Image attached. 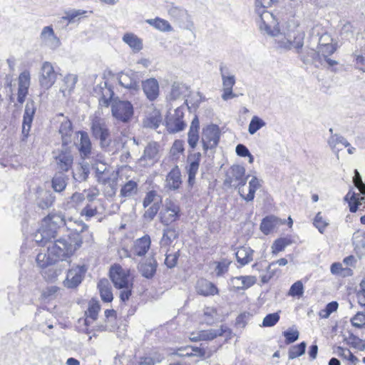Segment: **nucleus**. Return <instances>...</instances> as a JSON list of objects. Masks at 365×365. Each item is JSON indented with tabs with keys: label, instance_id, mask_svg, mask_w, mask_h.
I'll list each match as a JSON object with an SVG mask.
<instances>
[{
	"label": "nucleus",
	"instance_id": "obj_57",
	"mask_svg": "<svg viewBox=\"0 0 365 365\" xmlns=\"http://www.w3.org/2000/svg\"><path fill=\"white\" fill-rule=\"evenodd\" d=\"M203 317L204 322L206 323L207 324L211 325L215 322L217 312L215 309L212 307H206L204 309Z\"/></svg>",
	"mask_w": 365,
	"mask_h": 365
},
{
	"label": "nucleus",
	"instance_id": "obj_25",
	"mask_svg": "<svg viewBox=\"0 0 365 365\" xmlns=\"http://www.w3.org/2000/svg\"><path fill=\"white\" fill-rule=\"evenodd\" d=\"M261 187L259 180L254 176L249 182V192L245 195L243 189L239 188V194L240 197L247 202H251L254 200L256 191Z\"/></svg>",
	"mask_w": 365,
	"mask_h": 365
},
{
	"label": "nucleus",
	"instance_id": "obj_59",
	"mask_svg": "<svg viewBox=\"0 0 365 365\" xmlns=\"http://www.w3.org/2000/svg\"><path fill=\"white\" fill-rule=\"evenodd\" d=\"M45 233H46V229L42 225L40 228H38L36 232L34 235V240L36 242V243L43 247L46 245V241H44L45 238Z\"/></svg>",
	"mask_w": 365,
	"mask_h": 365
},
{
	"label": "nucleus",
	"instance_id": "obj_64",
	"mask_svg": "<svg viewBox=\"0 0 365 365\" xmlns=\"http://www.w3.org/2000/svg\"><path fill=\"white\" fill-rule=\"evenodd\" d=\"M356 297L359 304L365 307V277L359 284V289L357 290Z\"/></svg>",
	"mask_w": 365,
	"mask_h": 365
},
{
	"label": "nucleus",
	"instance_id": "obj_40",
	"mask_svg": "<svg viewBox=\"0 0 365 365\" xmlns=\"http://www.w3.org/2000/svg\"><path fill=\"white\" fill-rule=\"evenodd\" d=\"M278 219L274 216L264 218L260 224V230L264 235L269 234L277 226Z\"/></svg>",
	"mask_w": 365,
	"mask_h": 365
},
{
	"label": "nucleus",
	"instance_id": "obj_45",
	"mask_svg": "<svg viewBox=\"0 0 365 365\" xmlns=\"http://www.w3.org/2000/svg\"><path fill=\"white\" fill-rule=\"evenodd\" d=\"M266 125V123L264 120L258 117L257 115H254L249 124L248 126V132L250 135H254L257 133L259 129L264 127Z\"/></svg>",
	"mask_w": 365,
	"mask_h": 365
},
{
	"label": "nucleus",
	"instance_id": "obj_62",
	"mask_svg": "<svg viewBox=\"0 0 365 365\" xmlns=\"http://www.w3.org/2000/svg\"><path fill=\"white\" fill-rule=\"evenodd\" d=\"M354 327L361 328L365 326V312H359L351 319Z\"/></svg>",
	"mask_w": 365,
	"mask_h": 365
},
{
	"label": "nucleus",
	"instance_id": "obj_28",
	"mask_svg": "<svg viewBox=\"0 0 365 365\" xmlns=\"http://www.w3.org/2000/svg\"><path fill=\"white\" fill-rule=\"evenodd\" d=\"M220 72L222 77V88H232L236 82L235 75L232 74L229 68L222 63L220 66Z\"/></svg>",
	"mask_w": 365,
	"mask_h": 365
},
{
	"label": "nucleus",
	"instance_id": "obj_21",
	"mask_svg": "<svg viewBox=\"0 0 365 365\" xmlns=\"http://www.w3.org/2000/svg\"><path fill=\"white\" fill-rule=\"evenodd\" d=\"M141 86L144 93L150 101H154L159 95V85L155 78H149L145 81L141 80Z\"/></svg>",
	"mask_w": 365,
	"mask_h": 365
},
{
	"label": "nucleus",
	"instance_id": "obj_4",
	"mask_svg": "<svg viewBox=\"0 0 365 365\" xmlns=\"http://www.w3.org/2000/svg\"><path fill=\"white\" fill-rule=\"evenodd\" d=\"M273 0H255V12L258 15L259 28H265L270 31V28L276 26V18L274 14L266 9L270 6Z\"/></svg>",
	"mask_w": 365,
	"mask_h": 365
},
{
	"label": "nucleus",
	"instance_id": "obj_50",
	"mask_svg": "<svg viewBox=\"0 0 365 365\" xmlns=\"http://www.w3.org/2000/svg\"><path fill=\"white\" fill-rule=\"evenodd\" d=\"M351 56L354 58L353 61L355 68L365 72V54L362 53L361 51H355Z\"/></svg>",
	"mask_w": 365,
	"mask_h": 365
},
{
	"label": "nucleus",
	"instance_id": "obj_9",
	"mask_svg": "<svg viewBox=\"0 0 365 365\" xmlns=\"http://www.w3.org/2000/svg\"><path fill=\"white\" fill-rule=\"evenodd\" d=\"M111 111L115 118L126 123L130 120L133 115V107L129 101H119L112 104Z\"/></svg>",
	"mask_w": 365,
	"mask_h": 365
},
{
	"label": "nucleus",
	"instance_id": "obj_16",
	"mask_svg": "<svg viewBox=\"0 0 365 365\" xmlns=\"http://www.w3.org/2000/svg\"><path fill=\"white\" fill-rule=\"evenodd\" d=\"M309 36L312 38H317L318 46L336 45V43H332L333 39L331 35L324 31L323 28L320 25L317 24L314 26L310 31Z\"/></svg>",
	"mask_w": 365,
	"mask_h": 365
},
{
	"label": "nucleus",
	"instance_id": "obj_53",
	"mask_svg": "<svg viewBox=\"0 0 365 365\" xmlns=\"http://www.w3.org/2000/svg\"><path fill=\"white\" fill-rule=\"evenodd\" d=\"M214 264L216 265L215 269L216 276L222 277L228 271L230 262L226 259H223L220 262H215Z\"/></svg>",
	"mask_w": 365,
	"mask_h": 365
},
{
	"label": "nucleus",
	"instance_id": "obj_42",
	"mask_svg": "<svg viewBox=\"0 0 365 365\" xmlns=\"http://www.w3.org/2000/svg\"><path fill=\"white\" fill-rule=\"evenodd\" d=\"M176 354L180 356H202L204 351L198 347L187 346L180 348L176 351Z\"/></svg>",
	"mask_w": 365,
	"mask_h": 365
},
{
	"label": "nucleus",
	"instance_id": "obj_26",
	"mask_svg": "<svg viewBox=\"0 0 365 365\" xmlns=\"http://www.w3.org/2000/svg\"><path fill=\"white\" fill-rule=\"evenodd\" d=\"M57 226L58 227H64L67 225L64 216L59 212H51L47 215V242L49 240L48 227Z\"/></svg>",
	"mask_w": 365,
	"mask_h": 365
},
{
	"label": "nucleus",
	"instance_id": "obj_17",
	"mask_svg": "<svg viewBox=\"0 0 365 365\" xmlns=\"http://www.w3.org/2000/svg\"><path fill=\"white\" fill-rule=\"evenodd\" d=\"M78 133L80 134V141L78 149L81 157L83 159H90L92 154V144L89 135L86 131H79Z\"/></svg>",
	"mask_w": 365,
	"mask_h": 365
},
{
	"label": "nucleus",
	"instance_id": "obj_31",
	"mask_svg": "<svg viewBox=\"0 0 365 365\" xmlns=\"http://www.w3.org/2000/svg\"><path fill=\"white\" fill-rule=\"evenodd\" d=\"M68 177L63 172H58L53 177L51 187L56 192L63 191L67 185Z\"/></svg>",
	"mask_w": 365,
	"mask_h": 365
},
{
	"label": "nucleus",
	"instance_id": "obj_41",
	"mask_svg": "<svg viewBox=\"0 0 365 365\" xmlns=\"http://www.w3.org/2000/svg\"><path fill=\"white\" fill-rule=\"evenodd\" d=\"M169 16L175 21H182L187 14V11L182 6L172 4L168 9Z\"/></svg>",
	"mask_w": 365,
	"mask_h": 365
},
{
	"label": "nucleus",
	"instance_id": "obj_49",
	"mask_svg": "<svg viewBox=\"0 0 365 365\" xmlns=\"http://www.w3.org/2000/svg\"><path fill=\"white\" fill-rule=\"evenodd\" d=\"M60 68L56 67L55 69L54 67L47 61V87L51 86L56 81L58 75H61L59 73Z\"/></svg>",
	"mask_w": 365,
	"mask_h": 365
},
{
	"label": "nucleus",
	"instance_id": "obj_27",
	"mask_svg": "<svg viewBox=\"0 0 365 365\" xmlns=\"http://www.w3.org/2000/svg\"><path fill=\"white\" fill-rule=\"evenodd\" d=\"M255 282L256 278L252 276H239L231 279V284L238 290L248 289Z\"/></svg>",
	"mask_w": 365,
	"mask_h": 365
},
{
	"label": "nucleus",
	"instance_id": "obj_58",
	"mask_svg": "<svg viewBox=\"0 0 365 365\" xmlns=\"http://www.w3.org/2000/svg\"><path fill=\"white\" fill-rule=\"evenodd\" d=\"M89 173L88 167L87 165H82L76 173H73V178L78 182L86 181Z\"/></svg>",
	"mask_w": 365,
	"mask_h": 365
},
{
	"label": "nucleus",
	"instance_id": "obj_37",
	"mask_svg": "<svg viewBox=\"0 0 365 365\" xmlns=\"http://www.w3.org/2000/svg\"><path fill=\"white\" fill-rule=\"evenodd\" d=\"M178 233L175 228L168 227L167 226L166 228L163 230V237L160 240V244L161 247H168L174 240L178 238Z\"/></svg>",
	"mask_w": 365,
	"mask_h": 365
},
{
	"label": "nucleus",
	"instance_id": "obj_54",
	"mask_svg": "<svg viewBox=\"0 0 365 365\" xmlns=\"http://www.w3.org/2000/svg\"><path fill=\"white\" fill-rule=\"evenodd\" d=\"M354 251L359 258L365 256V240L356 236L354 241Z\"/></svg>",
	"mask_w": 365,
	"mask_h": 365
},
{
	"label": "nucleus",
	"instance_id": "obj_63",
	"mask_svg": "<svg viewBox=\"0 0 365 365\" xmlns=\"http://www.w3.org/2000/svg\"><path fill=\"white\" fill-rule=\"evenodd\" d=\"M337 308L338 303L336 302H329L327 304L325 309L320 312V317L322 318H328L331 313L336 311Z\"/></svg>",
	"mask_w": 365,
	"mask_h": 365
},
{
	"label": "nucleus",
	"instance_id": "obj_20",
	"mask_svg": "<svg viewBox=\"0 0 365 365\" xmlns=\"http://www.w3.org/2000/svg\"><path fill=\"white\" fill-rule=\"evenodd\" d=\"M158 267V263L154 257H149L138 265V270L144 277L152 279Z\"/></svg>",
	"mask_w": 365,
	"mask_h": 365
},
{
	"label": "nucleus",
	"instance_id": "obj_33",
	"mask_svg": "<svg viewBox=\"0 0 365 365\" xmlns=\"http://www.w3.org/2000/svg\"><path fill=\"white\" fill-rule=\"evenodd\" d=\"M138 185L137 182L130 180L121 187L119 196L121 198H130L138 193Z\"/></svg>",
	"mask_w": 365,
	"mask_h": 365
},
{
	"label": "nucleus",
	"instance_id": "obj_1",
	"mask_svg": "<svg viewBox=\"0 0 365 365\" xmlns=\"http://www.w3.org/2000/svg\"><path fill=\"white\" fill-rule=\"evenodd\" d=\"M259 29L261 32L274 37L278 48L285 50L294 48L297 53L301 52L304 46L305 34L299 26H297L296 30L289 33L288 36L280 32L277 19H276V26L270 28L271 32L267 31L265 28H259Z\"/></svg>",
	"mask_w": 365,
	"mask_h": 365
},
{
	"label": "nucleus",
	"instance_id": "obj_15",
	"mask_svg": "<svg viewBox=\"0 0 365 365\" xmlns=\"http://www.w3.org/2000/svg\"><path fill=\"white\" fill-rule=\"evenodd\" d=\"M87 268L85 265L77 266L68 270L66 278L64 281L65 287L68 288H75L82 282Z\"/></svg>",
	"mask_w": 365,
	"mask_h": 365
},
{
	"label": "nucleus",
	"instance_id": "obj_61",
	"mask_svg": "<svg viewBox=\"0 0 365 365\" xmlns=\"http://www.w3.org/2000/svg\"><path fill=\"white\" fill-rule=\"evenodd\" d=\"M304 293V287L301 281L294 282L290 287L289 294L292 297H301Z\"/></svg>",
	"mask_w": 365,
	"mask_h": 365
},
{
	"label": "nucleus",
	"instance_id": "obj_5",
	"mask_svg": "<svg viewBox=\"0 0 365 365\" xmlns=\"http://www.w3.org/2000/svg\"><path fill=\"white\" fill-rule=\"evenodd\" d=\"M354 185L359 189L360 194L351 192L349 191L344 197V200L348 202L349 210L351 212H356L359 206L363 202L365 203V184L363 182L361 177L357 170H354V177L353 178Z\"/></svg>",
	"mask_w": 365,
	"mask_h": 365
},
{
	"label": "nucleus",
	"instance_id": "obj_24",
	"mask_svg": "<svg viewBox=\"0 0 365 365\" xmlns=\"http://www.w3.org/2000/svg\"><path fill=\"white\" fill-rule=\"evenodd\" d=\"M327 143L330 148V149L336 155L340 150H342L339 145H343L344 147H349V143L348 140L339 134H334L330 135V137L327 140Z\"/></svg>",
	"mask_w": 365,
	"mask_h": 365
},
{
	"label": "nucleus",
	"instance_id": "obj_46",
	"mask_svg": "<svg viewBox=\"0 0 365 365\" xmlns=\"http://www.w3.org/2000/svg\"><path fill=\"white\" fill-rule=\"evenodd\" d=\"M292 243V241L289 237H281L276 240L272 246V252L276 254L277 252H282L284 250V248Z\"/></svg>",
	"mask_w": 365,
	"mask_h": 365
},
{
	"label": "nucleus",
	"instance_id": "obj_39",
	"mask_svg": "<svg viewBox=\"0 0 365 365\" xmlns=\"http://www.w3.org/2000/svg\"><path fill=\"white\" fill-rule=\"evenodd\" d=\"M77 80V76L73 74H68L64 77V86H61L60 88V91L64 96L69 94L73 90Z\"/></svg>",
	"mask_w": 365,
	"mask_h": 365
},
{
	"label": "nucleus",
	"instance_id": "obj_13",
	"mask_svg": "<svg viewBox=\"0 0 365 365\" xmlns=\"http://www.w3.org/2000/svg\"><path fill=\"white\" fill-rule=\"evenodd\" d=\"M245 169L243 166L239 165H232L230 173L227 174L225 182L230 185L238 187H243L246 185L247 178L245 176Z\"/></svg>",
	"mask_w": 365,
	"mask_h": 365
},
{
	"label": "nucleus",
	"instance_id": "obj_2",
	"mask_svg": "<svg viewBox=\"0 0 365 365\" xmlns=\"http://www.w3.org/2000/svg\"><path fill=\"white\" fill-rule=\"evenodd\" d=\"M89 120L92 136L99 141L101 148H108L111 143V138L106 118L102 117L100 111H96L90 115Z\"/></svg>",
	"mask_w": 365,
	"mask_h": 365
},
{
	"label": "nucleus",
	"instance_id": "obj_56",
	"mask_svg": "<svg viewBox=\"0 0 365 365\" xmlns=\"http://www.w3.org/2000/svg\"><path fill=\"white\" fill-rule=\"evenodd\" d=\"M87 11L85 10H71L66 13V16L63 17V19L67 20L69 23H73L76 19H79L83 16Z\"/></svg>",
	"mask_w": 365,
	"mask_h": 365
},
{
	"label": "nucleus",
	"instance_id": "obj_32",
	"mask_svg": "<svg viewBox=\"0 0 365 365\" xmlns=\"http://www.w3.org/2000/svg\"><path fill=\"white\" fill-rule=\"evenodd\" d=\"M145 22L161 32H170L173 31V27L168 21L160 17L146 19Z\"/></svg>",
	"mask_w": 365,
	"mask_h": 365
},
{
	"label": "nucleus",
	"instance_id": "obj_36",
	"mask_svg": "<svg viewBox=\"0 0 365 365\" xmlns=\"http://www.w3.org/2000/svg\"><path fill=\"white\" fill-rule=\"evenodd\" d=\"M123 41L135 52H138L143 48L142 39L133 33L125 34Z\"/></svg>",
	"mask_w": 365,
	"mask_h": 365
},
{
	"label": "nucleus",
	"instance_id": "obj_6",
	"mask_svg": "<svg viewBox=\"0 0 365 365\" xmlns=\"http://www.w3.org/2000/svg\"><path fill=\"white\" fill-rule=\"evenodd\" d=\"M336 51V45L318 46L317 51L312 50V59L324 67H332L338 64L335 60L329 58Z\"/></svg>",
	"mask_w": 365,
	"mask_h": 365
},
{
	"label": "nucleus",
	"instance_id": "obj_19",
	"mask_svg": "<svg viewBox=\"0 0 365 365\" xmlns=\"http://www.w3.org/2000/svg\"><path fill=\"white\" fill-rule=\"evenodd\" d=\"M92 168L95 170L96 178L99 183L106 185L110 180V172L108 166L98 160L92 165Z\"/></svg>",
	"mask_w": 365,
	"mask_h": 365
},
{
	"label": "nucleus",
	"instance_id": "obj_10",
	"mask_svg": "<svg viewBox=\"0 0 365 365\" xmlns=\"http://www.w3.org/2000/svg\"><path fill=\"white\" fill-rule=\"evenodd\" d=\"M118 78L120 85L129 90L131 93H135L140 90L141 76L138 72L133 71L121 72Z\"/></svg>",
	"mask_w": 365,
	"mask_h": 365
},
{
	"label": "nucleus",
	"instance_id": "obj_52",
	"mask_svg": "<svg viewBox=\"0 0 365 365\" xmlns=\"http://www.w3.org/2000/svg\"><path fill=\"white\" fill-rule=\"evenodd\" d=\"M306 346V343L303 341L298 345L291 347L288 353L289 358L293 359L304 354L305 352Z\"/></svg>",
	"mask_w": 365,
	"mask_h": 365
},
{
	"label": "nucleus",
	"instance_id": "obj_7",
	"mask_svg": "<svg viewBox=\"0 0 365 365\" xmlns=\"http://www.w3.org/2000/svg\"><path fill=\"white\" fill-rule=\"evenodd\" d=\"M52 156L59 172H67L71 168L73 157L66 145L62 144L61 150L53 151Z\"/></svg>",
	"mask_w": 365,
	"mask_h": 365
},
{
	"label": "nucleus",
	"instance_id": "obj_48",
	"mask_svg": "<svg viewBox=\"0 0 365 365\" xmlns=\"http://www.w3.org/2000/svg\"><path fill=\"white\" fill-rule=\"evenodd\" d=\"M100 309V305L98 303H94L89 306L88 310L86 312V315L87 317L85 319L86 325H90V319L94 321L97 319Z\"/></svg>",
	"mask_w": 365,
	"mask_h": 365
},
{
	"label": "nucleus",
	"instance_id": "obj_30",
	"mask_svg": "<svg viewBox=\"0 0 365 365\" xmlns=\"http://www.w3.org/2000/svg\"><path fill=\"white\" fill-rule=\"evenodd\" d=\"M98 288L101 299L105 302H110L113 299L111 287L107 279H101L98 283Z\"/></svg>",
	"mask_w": 365,
	"mask_h": 365
},
{
	"label": "nucleus",
	"instance_id": "obj_60",
	"mask_svg": "<svg viewBox=\"0 0 365 365\" xmlns=\"http://www.w3.org/2000/svg\"><path fill=\"white\" fill-rule=\"evenodd\" d=\"M279 320L278 313H272L266 315L262 321V326L265 327H272L275 325Z\"/></svg>",
	"mask_w": 365,
	"mask_h": 365
},
{
	"label": "nucleus",
	"instance_id": "obj_44",
	"mask_svg": "<svg viewBox=\"0 0 365 365\" xmlns=\"http://www.w3.org/2000/svg\"><path fill=\"white\" fill-rule=\"evenodd\" d=\"M199 166L200 164L197 162L190 161L186 168L188 175L187 183L190 187H192L195 182V176L198 172Z\"/></svg>",
	"mask_w": 365,
	"mask_h": 365
},
{
	"label": "nucleus",
	"instance_id": "obj_43",
	"mask_svg": "<svg viewBox=\"0 0 365 365\" xmlns=\"http://www.w3.org/2000/svg\"><path fill=\"white\" fill-rule=\"evenodd\" d=\"M61 45V42L57 37L51 26H47V47L51 50H56Z\"/></svg>",
	"mask_w": 365,
	"mask_h": 365
},
{
	"label": "nucleus",
	"instance_id": "obj_51",
	"mask_svg": "<svg viewBox=\"0 0 365 365\" xmlns=\"http://www.w3.org/2000/svg\"><path fill=\"white\" fill-rule=\"evenodd\" d=\"M313 224L314 227L319 230V232L323 234L327 227L329 225V222L323 218L322 213L319 212L316 215Z\"/></svg>",
	"mask_w": 365,
	"mask_h": 365
},
{
	"label": "nucleus",
	"instance_id": "obj_11",
	"mask_svg": "<svg viewBox=\"0 0 365 365\" xmlns=\"http://www.w3.org/2000/svg\"><path fill=\"white\" fill-rule=\"evenodd\" d=\"M220 135V129L217 125L211 124L203 128L202 143L205 152H207L209 149L215 148L217 145Z\"/></svg>",
	"mask_w": 365,
	"mask_h": 365
},
{
	"label": "nucleus",
	"instance_id": "obj_23",
	"mask_svg": "<svg viewBox=\"0 0 365 365\" xmlns=\"http://www.w3.org/2000/svg\"><path fill=\"white\" fill-rule=\"evenodd\" d=\"M150 237L149 235H145L143 237L135 241L133 252L135 255L139 257L144 256L150 247Z\"/></svg>",
	"mask_w": 365,
	"mask_h": 365
},
{
	"label": "nucleus",
	"instance_id": "obj_47",
	"mask_svg": "<svg viewBox=\"0 0 365 365\" xmlns=\"http://www.w3.org/2000/svg\"><path fill=\"white\" fill-rule=\"evenodd\" d=\"M336 354L339 356L341 357L344 360L349 361L354 365H356L359 362L358 358L355 356L348 349L338 346Z\"/></svg>",
	"mask_w": 365,
	"mask_h": 365
},
{
	"label": "nucleus",
	"instance_id": "obj_29",
	"mask_svg": "<svg viewBox=\"0 0 365 365\" xmlns=\"http://www.w3.org/2000/svg\"><path fill=\"white\" fill-rule=\"evenodd\" d=\"M201 333V339H202V341H210L213 340L216 337L219 336H222L224 334H226L227 333L228 334H230V330L228 329L227 327L222 325L218 329H210L207 330H202L200 331Z\"/></svg>",
	"mask_w": 365,
	"mask_h": 365
},
{
	"label": "nucleus",
	"instance_id": "obj_8",
	"mask_svg": "<svg viewBox=\"0 0 365 365\" xmlns=\"http://www.w3.org/2000/svg\"><path fill=\"white\" fill-rule=\"evenodd\" d=\"M109 272L110 279L117 289L133 285L129 270L123 269L120 264H115L111 266Z\"/></svg>",
	"mask_w": 365,
	"mask_h": 365
},
{
	"label": "nucleus",
	"instance_id": "obj_3",
	"mask_svg": "<svg viewBox=\"0 0 365 365\" xmlns=\"http://www.w3.org/2000/svg\"><path fill=\"white\" fill-rule=\"evenodd\" d=\"M47 242V267L63 261L72 253V245L68 240L63 237Z\"/></svg>",
	"mask_w": 365,
	"mask_h": 365
},
{
	"label": "nucleus",
	"instance_id": "obj_18",
	"mask_svg": "<svg viewBox=\"0 0 365 365\" xmlns=\"http://www.w3.org/2000/svg\"><path fill=\"white\" fill-rule=\"evenodd\" d=\"M181 184V173L176 165L168 173L165 187L170 190H176L180 188Z\"/></svg>",
	"mask_w": 365,
	"mask_h": 365
},
{
	"label": "nucleus",
	"instance_id": "obj_38",
	"mask_svg": "<svg viewBox=\"0 0 365 365\" xmlns=\"http://www.w3.org/2000/svg\"><path fill=\"white\" fill-rule=\"evenodd\" d=\"M159 152V145L156 142H150L145 148L141 160H155Z\"/></svg>",
	"mask_w": 365,
	"mask_h": 365
},
{
	"label": "nucleus",
	"instance_id": "obj_35",
	"mask_svg": "<svg viewBox=\"0 0 365 365\" xmlns=\"http://www.w3.org/2000/svg\"><path fill=\"white\" fill-rule=\"evenodd\" d=\"M253 250L249 247H241L235 255L237 262L242 266L247 264L252 260Z\"/></svg>",
	"mask_w": 365,
	"mask_h": 365
},
{
	"label": "nucleus",
	"instance_id": "obj_12",
	"mask_svg": "<svg viewBox=\"0 0 365 365\" xmlns=\"http://www.w3.org/2000/svg\"><path fill=\"white\" fill-rule=\"evenodd\" d=\"M160 222L165 226L178 220L180 216V206L171 200L165 201L164 208L160 213Z\"/></svg>",
	"mask_w": 365,
	"mask_h": 365
},
{
	"label": "nucleus",
	"instance_id": "obj_55",
	"mask_svg": "<svg viewBox=\"0 0 365 365\" xmlns=\"http://www.w3.org/2000/svg\"><path fill=\"white\" fill-rule=\"evenodd\" d=\"M347 343L352 347L357 349L359 351L365 350V341L359 339L354 334H350L346 339Z\"/></svg>",
	"mask_w": 365,
	"mask_h": 365
},
{
	"label": "nucleus",
	"instance_id": "obj_22",
	"mask_svg": "<svg viewBox=\"0 0 365 365\" xmlns=\"http://www.w3.org/2000/svg\"><path fill=\"white\" fill-rule=\"evenodd\" d=\"M196 292L202 296H210L217 294L218 289L211 282L205 279H200L197 282Z\"/></svg>",
	"mask_w": 365,
	"mask_h": 365
},
{
	"label": "nucleus",
	"instance_id": "obj_14",
	"mask_svg": "<svg viewBox=\"0 0 365 365\" xmlns=\"http://www.w3.org/2000/svg\"><path fill=\"white\" fill-rule=\"evenodd\" d=\"M183 116L182 108L179 107L174 110V113L167 117L166 128L170 133L180 132L185 128V123L182 120Z\"/></svg>",
	"mask_w": 365,
	"mask_h": 365
},
{
	"label": "nucleus",
	"instance_id": "obj_34",
	"mask_svg": "<svg viewBox=\"0 0 365 365\" xmlns=\"http://www.w3.org/2000/svg\"><path fill=\"white\" fill-rule=\"evenodd\" d=\"M60 116L63 118V120L61 123L59 133L61 135L62 144L67 145L68 141H70V137L72 133V123L68 119L64 118L62 114Z\"/></svg>",
	"mask_w": 365,
	"mask_h": 365
}]
</instances>
